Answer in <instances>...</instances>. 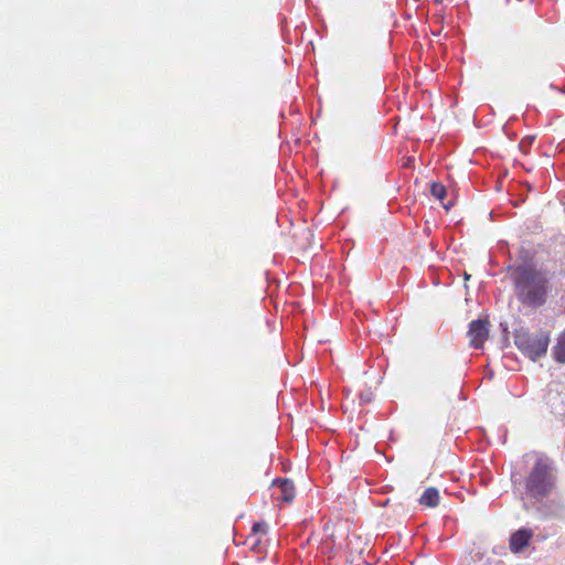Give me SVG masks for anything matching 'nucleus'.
<instances>
[{
    "label": "nucleus",
    "instance_id": "nucleus-7",
    "mask_svg": "<svg viewBox=\"0 0 565 565\" xmlns=\"http://www.w3.org/2000/svg\"><path fill=\"white\" fill-rule=\"evenodd\" d=\"M419 504L427 508H436L440 502L439 491L434 488H427L419 498Z\"/></svg>",
    "mask_w": 565,
    "mask_h": 565
},
{
    "label": "nucleus",
    "instance_id": "nucleus-14",
    "mask_svg": "<svg viewBox=\"0 0 565 565\" xmlns=\"http://www.w3.org/2000/svg\"><path fill=\"white\" fill-rule=\"evenodd\" d=\"M260 543V540L259 539H256L254 544H253V550L256 548L258 546V544Z\"/></svg>",
    "mask_w": 565,
    "mask_h": 565
},
{
    "label": "nucleus",
    "instance_id": "nucleus-11",
    "mask_svg": "<svg viewBox=\"0 0 565 565\" xmlns=\"http://www.w3.org/2000/svg\"><path fill=\"white\" fill-rule=\"evenodd\" d=\"M253 534L256 535L258 533L265 534L267 531V524L265 522L255 523L252 527Z\"/></svg>",
    "mask_w": 565,
    "mask_h": 565
},
{
    "label": "nucleus",
    "instance_id": "nucleus-2",
    "mask_svg": "<svg viewBox=\"0 0 565 565\" xmlns=\"http://www.w3.org/2000/svg\"><path fill=\"white\" fill-rule=\"evenodd\" d=\"M555 484L551 465L544 459H537L525 482L527 492L535 498L548 495Z\"/></svg>",
    "mask_w": 565,
    "mask_h": 565
},
{
    "label": "nucleus",
    "instance_id": "nucleus-4",
    "mask_svg": "<svg viewBox=\"0 0 565 565\" xmlns=\"http://www.w3.org/2000/svg\"><path fill=\"white\" fill-rule=\"evenodd\" d=\"M467 335L470 341V345L476 349H481L484 341L489 337V322L488 320L477 319L472 320L469 324Z\"/></svg>",
    "mask_w": 565,
    "mask_h": 565
},
{
    "label": "nucleus",
    "instance_id": "nucleus-16",
    "mask_svg": "<svg viewBox=\"0 0 565 565\" xmlns=\"http://www.w3.org/2000/svg\"><path fill=\"white\" fill-rule=\"evenodd\" d=\"M562 92L565 94V87L562 89Z\"/></svg>",
    "mask_w": 565,
    "mask_h": 565
},
{
    "label": "nucleus",
    "instance_id": "nucleus-5",
    "mask_svg": "<svg viewBox=\"0 0 565 565\" xmlns=\"http://www.w3.org/2000/svg\"><path fill=\"white\" fill-rule=\"evenodd\" d=\"M273 487L279 490V493L276 495L278 501L290 503L295 499L296 490L295 483L290 479H275L273 481Z\"/></svg>",
    "mask_w": 565,
    "mask_h": 565
},
{
    "label": "nucleus",
    "instance_id": "nucleus-12",
    "mask_svg": "<svg viewBox=\"0 0 565 565\" xmlns=\"http://www.w3.org/2000/svg\"><path fill=\"white\" fill-rule=\"evenodd\" d=\"M530 145H531V143H522V142H519V143H518V147H519V149H520L521 151L526 152L525 147H527V146H530Z\"/></svg>",
    "mask_w": 565,
    "mask_h": 565
},
{
    "label": "nucleus",
    "instance_id": "nucleus-3",
    "mask_svg": "<svg viewBox=\"0 0 565 565\" xmlns=\"http://www.w3.org/2000/svg\"><path fill=\"white\" fill-rule=\"evenodd\" d=\"M514 343L521 352L530 359L535 360L546 353L550 337L543 331L539 333H531L529 331L521 330L515 333Z\"/></svg>",
    "mask_w": 565,
    "mask_h": 565
},
{
    "label": "nucleus",
    "instance_id": "nucleus-9",
    "mask_svg": "<svg viewBox=\"0 0 565 565\" xmlns=\"http://www.w3.org/2000/svg\"><path fill=\"white\" fill-rule=\"evenodd\" d=\"M554 358L561 363L565 362V331L559 335L557 344L554 348Z\"/></svg>",
    "mask_w": 565,
    "mask_h": 565
},
{
    "label": "nucleus",
    "instance_id": "nucleus-6",
    "mask_svg": "<svg viewBox=\"0 0 565 565\" xmlns=\"http://www.w3.org/2000/svg\"><path fill=\"white\" fill-rule=\"evenodd\" d=\"M532 536L533 533L529 529H521L514 532L510 539V550L513 553L522 551L525 546L529 545V542L532 539Z\"/></svg>",
    "mask_w": 565,
    "mask_h": 565
},
{
    "label": "nucleus",
    "instance_id": "nucleus-15",
    "mask_svg": "<svg viewBox=\"0 0 565 565\" xmlns=\"http://www.w3.org/2000/svg\"><path fill=\"white\" fill-rule=\"evenodd\" d=\"M443 0H435V3H441Z\"/></svg>",
    "mask_w": 565,
    "mask_h": 565
},
{
    "label": "nucleus",
    "instance_id": "nucleus-10",
    "mask_svg": "<svg viewBox=\"0 0 565 565\" xmlns=\"http://www.w3.org/2000/svg\"><path fill=\"white\" fill-rule=\"evenodd\" d=\"M401 164H402V168H405V169L413 168L415 164L414 156L403 157L401 160Z\"/></svg>",
    "mask_w": 565,
    "mask_h": 565
},
{
    "label": "nucleus",
    "instance_id": "nucleus-1",
    "mask_svg": "<svg viewBox=\"0 0 565 565\" xmlns=\"http://www.w3.org/2000/svg\"><path fill=\"white\" fill-rule=\"evenodd\" d=\"M516 299L526 308L544 306L552 290L548 274L534 264H521L511 269Z\"/></svg>",
    "mask_w": 565,
    "mask_h": 565
},
{
    "label": "nucleus",
    "instance_id": "nucleus-13",
    "mask_svg": "<svg viewBox=\"0 0 565 565\" xmlns=\"http://www.w3.org/2000/svg\"><path fill=\"white\" fill-rule=\"evenodd\" d=\"M524 141H533V137L526 136L523 139H521V142H524Z\"/></svg>",
    "mask_w": 565,
    "mask_h": 565
},
{
    "label": "nucleus",
    "instance_id": "nucleus-8",
    "mask_svg": "<svg viewBox=\"0 0 565 565\" xmlns=\"http://www.w3.org/2000/svg\"><path fill=\"white\" fill-rule=\"evenodd\" d=\"M430 193L434 198H436L446 210H449L451 206V203H445L444 200L447 195L446 188L439 183V182H433L430 185Z\"/></svg>",
    "mask_w": 565,
    "mask_h": 565
}]
</instances>
